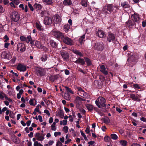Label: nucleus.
<instances>
[{
    "instance_id": "f257e3e1",
    "label": "nucleus",
    "mask_w": 146,
    "mask_h": 146,
    "mask_svg": "<svg viewBox=\"0 0 146 146\" xmlns=\"http://www.w3.org/2000/svg\"><path fill=\"white\" fill-rule=\"evenodd\" d=\"M11 1L9 3V0H3V3L5 5H10L11 7L14 8H16L17 7L16 5H18L20 3L19 0H10Z\"/></svg>"
},
{
    "instance_id": "f03ea898",
    "label": "nucleus",
    "mask_w": 146,
    "mask_h": 146,
    "mask_svg": "<svg viewBox=\"0 0 146 146\" xmlns=\"http://www.w3.org/2000/svg\"><path fill=\"white\" fill-rule=\"evenodd\" d=\"M106 100L104 98L99 97L98 98V101L96 100L95 103L98 107L100 108L102 107H104L106 106Z\"/></svg>"
},
{
    "instance_id": "7ed1b4c3",
    "label": "nucleus",
    "mask_w": 146,
    "mask_h": 146,
    "mask_svg": "<svg viewBox=\"0 0 146 146\" xmlns=\"http://www.w3.org/2000/svg\"><path fill=\"white\" fill-rule=\"evenodd\" d=\"M36 73L38 76H44L46 73V69L41 67H37L36 68Z\"/></svg>"
},
{
    "instance_id": "20e7f679",
    "label": "nucleus",
    "mask_w": 146,
    "mask_h": 146,
    "mask_svg": "<svg viewBox=\"0 0 146 146\" xmlns=\"http://www.w3.org/2000/svg\"><path fill=\"white\" fill-rule=\"evenodd\" d=\"M11 17L12 21L15 22L17 21L19 19L20 16L18 13L13 11L11 13Z\"/></svg>"
},
{
    "instance_id": "39448f33",
    "label": "nucleus",
    "mask_w": 146,
    "mask_h": 146,
    "mask_svg": "<svg viewBox=\"0 0 146 146\" xmlns=\"http://www.w3.org/2000/svg\"><path fill=\"white\" fill-rule=\"evenodd\" d=\"M104 48L103 43L102 42H98L95 43L94 48L99 51L102 50Z\"/></svg>"
},
{
    "instance_id": "423d86ee",
    "label": "nucleus",
    "mask_w": 146,
    "mask_h": 146,
    "mask_svg": "<svg viewBox=\"0 0 146 146\" xmlns=\"http://www.w3.org/2000/svg\"><path fill=\"white\" fill-rule=\"evenodd\" d=\"M17 51L19 52H22L25 51L26 47L25 44L21 43H18L17 45Z\"/></svg>"
},
{
    "instance_id": "0eeeda50",
    "label": "nucleus",
    "mask_w": 146,
    "mask_h": 146,
    "mask_svg": "<svg viewBox=\"0 0 146 146\" xmlns=\"http://www.w3.org/2000/svg\"><path fill=\"white\" fill-rule=\"evenodd\" d=\"M62 39L63 40V42L67 45H71L73 44V41L68 37H64V36Z\"/></svg>"
},
{
    "instance_id": "6e6552de",
    "label": "nucleus",
    "mask_w": 146,
    "mask_h": 146,
    "mask_svg": "<svg viewBox=\"0 0 146 146\" xmlns=\"http://www.w3.org/2000/svg\"><path fill=\"white\" fill-rule=\"evenodd\" d=\"M53 19L54 23L56 24H60L62 19L60 16L58 15H55L53 16Z\"/></svg>"
},
{
    "instance_id": "1a4fd4ad",
    "label": "nucleus",
    "mask_w": 146,
    "mask_h": 146,
    "mask_svg": "<svg viewBox=\"0 0 146 146\" xmlns=\"http://www.w3.org/2000/svg\"><path fill=\"white\" fill-rule=\"evenodd\" d=\"M107 10L110 13L114 9V8H115L116 10L117 9L118 7L115 5H113L112 4H108L107 5Z\"/></svg>"
},
{
    "instance_id": "9d476101",
    "label": "nucleus",
    "mask_w": 146,
    "mask_h": 146,
    "mask_svg": "<svg viewBox=\"0 0 146 146\" xmlns=\"http://www.w3.org/2000/svg\"><path fill=\"white\" fill-rule=\"evenodd\" d=\"M53 35L58 38H62L64 35L62 33L57 31H54L53 32Z\"/></svg>"
},
{
    "instance_id": "9b49d317",
    "label": "nucleus",
    "mask_w": 146,
    "mask_h": 146,
    "mask_svg": "<svg viewBox=\"0 0 146 146\" xmlns=\"http://www.w3.org/2000/svg\"><path fill=\"white\" fill-rule=\"evenodd\" d=\"M132 20L134 22L139 23V21L140 18L139 17V15L137 13H135L131 16Z\"/></svg>"
},
{
    "instance_id": "f8f14e48",
    "label": "nucleus",
    "mask_w": 146,
    "mask_h": 146,
    "mask_svg": "<svg viewBox=\"0 0 146 146\" xmlns=\"http://www.w3.org/2000/svg\"><path fill=\"white\" fill-rule=\"evenodd\" d=\"M96 35L100 38H104L106 37V35L105 32L101 30H99L97 31Z\"/></svg>"
},
{
    "instance_id": "ddd939ff",
    "label": "nucleus",
    "mask_w": 146,
    "mask_h": 146,
    "mask_svg": "<svg viewBox=\"0 0 146 146\" xmlns=\"http://www.w3.org/2000/svg\"><path fill=\"white\" fill-rule=\"evenodd\" d=\"M108 35L107 37V40L109 42L115 40V36L113 33L110 32L108 33Z\"/></svg>"
},
{
    "instance_id": "4468645a",
    "label": "nucleus",
    "mask_w": 146,
    "mask_h": 146,
    "mask_svg": "<svg viewBox=\"0 0 146 146\" xmlns=\"http://www.w3.org/2000/svg\"><path fill=\"white\" fill-rule=\"evenodd\" d=\"M52 20L50 18L48 17H45L44 21V23L45 25H50L51 24Z\"/></svg>"
},
{
    "instance_id": "2eb2a0df",
    "label": "nucleus",
    "mask_w": 146,
    "mask_h": 146,
    "mask_svg": "<svg viewBox=\"0 0 146 146\" xmlns=\"http://www.w3.org/2000/svg\"><path fill=\"white\" fill-rule=\"evenodd\" d=\"M126 24L127 27L131 28L135 25V23L132 20H129L126 22Z\"/></svg>"
},
{
    "instance_id": "dca6fc26",
    "label": "nucleus",
    "mask_w": 146,
    "mask_h": 146,
    "mask_svg": "<svg viewBox=\"0 0 146 146\" xmlns=\"http://www.w3.org/2000/svg\"><path fill=\"white\" fill-rule=\"evenodd\" d=\"M17 69L20 71L24 72L26 70V67L23 64H19L17 66Z\"/></svg>"
},
{
    "instance_id": "f3484780",
    "label": "nucleus",
    "mask_w": 146,
    "mask_h": 146,
    "mask_svg": "<svg viewBox=\"0 0 146 146\" xmlns=\"http://www.w3.org/2000/svg\"><path fill=\"white\" fill-rule=\"evenodd\" d=\"M61 55L65 60H67L69 58V56L68 53L66 51H63L61 52Z\"/></svg>"
},
{
    "instance_id": "a211bd4d",
    "label": "nucleus",
    "mask_w": 146,
    "mask_h": 146,
    "mask_svg": "<svg viewBox=\"0 0 146 146\" xmlns=\"http://www.w3.org/2000/svg\"><path fill=\"white\" fill-rule=\"evenodd\" d=\"M82 100L84 101V100L81 98L79 97H77L76 99L75 100V102H76V105L78 106L80 105L81 104V101Z\"/></svg>"
},
{
    "instance_id": "6ab92c4d",
    "label": "nucleus",
    "mask_w": 146,
    "mask_h": 146,
    "mask_svg": "<svg viewBox=\"0 0 146 146\" xmlns=\"http://www.w3.org/2000/svg\"><path fill=\"white\" fill-rule=\"evenodd\" d=\"M76 88L78 91V95L82 97L84 91L80 87H77Z\"/></svg>"
},
{
    "instance_id": "aec40b11",
    "label": "nucleus",
    "mask_w": 146,
    "mask_h": 146,
    "mask_svg": "<svg viewBox=\"0 0 146 146\" xmlns=\"http://www.w3.org/2000/svg\"><path fill=\"white\" fill-rule=\"evenodd\" d=\"M101 71L105 75H107L108 74V72L106 70V67L104 65H102L100 66Z\"/></svg>"
},
{
    "instance_id": "412c9836",
    "label": "nucleus",
    "mask_w": 146,
    "mask_h": 146,
    "mask_svg": "<svg viewBox=\"0 0 146 146\" xmlns=\"http://www.w3.org/2000/svg\"><path fill=\"white\" fill-rule=\"evenodd\" d=\"M74 62L76 63H80L82 65H83L85 64V61L83 59H82L80 58H78Z\"/></svg>"
},
{
    "instance_id": "4be33fe9",
    "label": "nucleus",
    "mask_w": 146,
    "mask_h": 146,
    "mask_svg": "<svg viewBox=\"0 0 146 146\" xmlns=\"http://www.w3.org/2000/svg\"><path fill=\"white\" fill-rule=\"evenodd\" d=\"M26 41L27 43H29L30 42L31 44H33L34 42L33 40H32L30 36H28L26 38Z\"/></svg>"
},
{
    "instance_id": "5701e85b",
    "label": "nucleus",
    "mask_w": 146,
    "mask_h": 146,
    "mask_svg": "<svg viewBox=\"0 0 146 146\" xmlns=\"http://www.w3.org/2000/svg\"><path fill=\"white\" fill-rule=\"evenodd\" d=\"M50 43L51 46L53 48H56L57 44V43L54 40H51L50 41Z\"/></svg>"
},
{
    "instance_id": "b1692460",
    "label": "nucleus",
    "mask_w": 146,
    "mask_h": 146,
    "mask_svg": "<svg viewBox=\"0 0 146 146\" xmlns=\"http://www.w3.org/2000/svg\"><path fill=\"white\" fill-rule=\"evenodd\" d=\"M34 8L36 9V10H40L42 8V6L40 4L35 3L33 5Z\"/></svg>"
},
{
    "instance_id": "393cba45",
    "label": "nucleus",
    "mask_w": 146,
    "mask_h": 146,
    "mask_svg": "<svg viewBox=\"0 0 146 146\" xmlns=\"http://www.w3.org/2000/svg\"><path fill=\"white\" fill-rule=\"evenodd\" d=\"M36 27L39 31H41L43 30L42 26L39 22H36Z\"/></svg>"
},
{
    "instance_id": "a878e982",
    "label": "nucleus",
    "mask_w": 146,
    "mask_h": 146,
    "mask_svg": "<svg viewBox=\"0 0 146 146\" xmlns=\"http://www.w3.org/2000/svg\"><path fill=\"white\" fill-rule=\"evenodd\" d=\"M63 4L65 5H69L72 4V1L71 0H64Z\"/></svg>"
},
{
    "instance_id": "bb28decb",
    "label": "nucleus",
    "mask_w": 146,
    "mask_h": 146,
    "mask_svg": "<svg viewBox=\"0 0 146 146\" xmlns=\"http://www.w3.org/2000/svg\"><path fill=\"white\" fill-rule=\"evenodd\" d=\"M121 5L124 8H126L130 7V6L126 2H122L121 4Z\"/></svg>"
},
{
    "instance_id": "cd10ccee",
    "label": "nucleus",
    "mask_w": 146,
    "mask_h": 146,
    "mask_svg": "<svg viewBox=\"0 0 146 146\" xmlns=\"http://www.w3.org/2000/svg\"><path fill=\"white\" fill-rule=\"evenodd\" d=\"M48 57L47 55L46 54H43L41 57L40 59L43 62H45L47 60Z\"/></svg>"
},
{
    "instance_id": "c85d7f7f",
    "label": "nucleus",
    "mask_w": 146,
    "mask_h": 146,
    "mask_svg": "<svg viewBox=\"0 0 146 146\" xmlns=\"http://www.w3.org/2000/svg\"><path fill=\"white\" fill-rule=\"evenodd\" d=\"M130 96V98L133 100H139V98L137 96L135 95L134 94H131Z\"/></svg>"
},
{
    "instance_id": "c756f323",
    "label": "nucleus",
    "mask_w": 146,
    "mask_h": 146,
    "mask_svg": "<svg viewBox=\"0 0 146 146\" xmlns=\"http://www.w3.org/2000/svg\"><path fill=\"white\" fill-rule=\"evenodd\" d=\"M44 4L50 5L53 3L52 0H42Z\"/></svg>"
},
{
    "instance_id": "7c9ffc66",
    "label": "nucleus",
    "mask_w": 146,
    "mask_h": 146,
    "mask_svg": "<svg viewBox=\"0 0 146 146\" xmlns=\"http://www.w3.org/2000/svg\"><path fill=\"white\" fill-rule=\"evenodd\" d=\"M64 98L67 100H69L70 99V96L68 92L66 93L64 95Z\"/></svg>"
},
{
    "instance_id": "2f4dec72",
    "label": "nucleus",
    "mask_w": 146,
    "mask_h": 146,
    "mask_svg": "<svg viewBox=\"0 0 146 146\" xmlns=\"http://www.w3.org/2000/svg\"><path fill=\"white\" fill-rule=\"evenodd\" d=\"M12 141L15 143H18L19 141V138L15 136H13L12 137Z\"/></svg>"
},
{
    "instance_id": "473e14b6",
    "label": "nucleus",
    "mask_w": 146,
    "mask_h": 146,
    "mask_svg": "<svg viewBox=\"0 0 146 146\" xmlns=\"http://www.w3.org/2000/svg\"><path fill=\"white\" fill-rule=\"evenodd\" d=\"M45 135L44 134H42L40 135L39 137L37 138L36 139L38 141H42L44 139V136Z\"/></svg>"
},
{
    "instance_id": "72a5a7b5",
    "label": "nucleus",
    "mask_w": 146,
    "mask_h": 146,
    "mask_svg": "<svg viewBox=\"0 0 146 146\" xmlns=\"http://www.w3.org/2000/svg\"><path fill=\"white\" fill-rule=\"evenodd\" d=\"M73 52L74 53L77 55H79L80 56H83L82 53L77 50H73Z\"/></svg>"
},
{
    "instance_id": "f704fd0d",
    "label": "nucleus",
    "mask_w": 146,
    "mask_h": 146,
    "mask_svg": "<svg viewBox=\"0 0 146 146\" xmlns=\"http://www.w3.org/2000/svg\"><path fill=\"white\" fill-rule=\"evenodd\" d=\"M35 45L37 48L40 49H41L42 46V45L40 42L38 41H36V42Z\"/></svg>"
},
{
    "instance_id": "c9c22d12",
    "label": "nucleus",
    "mask_w": 146,
    "mask_h": 146,
    "mask_svg": "<svg viewBox=\"0 0 146 146\" xmlns=\"http://www.w3.org/2000/svg\"><path fill=\"white\" fill-rule=\"evenodd\" d=\"M102 11L103 12V13L105 14L106 15L108 13V11L107 10V5L105 6L103 9H102Z\"/></svg>"
},
{
    "instance_id": "e433bc0d",
    "label": "nucleus",
    "mask_w": 146,
    "mask_h": 146,
    "mask_svg": "<svg viewBox=\"0 0 146 146\" xmlns=\"http://www.w3.org/2000/svg\"><path fill=\"white\" fill-rule=\"evenodd\" d=\"M1 56L3 58L8 59V58H9V57H8V56H7V53L5 52H2Z\"/></svg>"
},
{
    "instance_id": "4c0bfd02",
    "label": "nucleus",
    "mask_w": 146,
    "mask_h": 146,
    "mask_svg": "<svg viewBox=\"0 0 146 146\" xmlns=\"http://www.w3.org/2000/svg\"><path fill=\"white\" fill-rule=\"evenodd\" d=\"M86 106L89 110H93V106L92 105L86 104Z\"/></svg>"
},
{
    "instance_id": "58836bf2",
    "label": "nucleus",
    "mask_w": 146,
    "mask_h": 146,
    "mask_svg": "<svg viewBox=\"0 0 146 146\" xmlns=\"http://www.w3.org/2000/svg\"><path fill=\"white\" fill-rule=\"evenodd\" d=\"M85 37V35H84L80 38L79 39V42L81 44H82L83 41H84Z\"/></svg>"
},
{
    "instance_id": "ea45409f",
    "label": "nucleus",
    "mask_w": 146,
    "mask_h": 146,
    "mask_svg": "<svg viewBox=\"0 0 146 146\" xmlns=\"http://www.w3.org/2000/svg\"><path fill=\"white\" fill-rule=\"evenodd\" d=\"M85 59V61L86 62L87 65L90 66L92 64L91 61L89 59L87 58H86Z\"/></svg>"
},
{
    "instance_id": "a19ab883",
    "label": "nucleus",
    "mask_w": 146,
    "mask_h": 146,
    "mask_svg": "<svg viewBox=\"0 0 146 146\" xmlns=\"http://www.w3.org/2000/svg\"><path fill=\"white\" fill-rule=\"evenodd\" d=\"M81 4L82 6L84 7H86L87 5V3L85 0H82Z\"/></svg>"
},
{
    "instance_id": "79ce46f5",
    "label": "nucleus",
    "mask_w": 146,
    "mask_h": 146,
    "mask_svg": "<svg viewBox=\"0 0 146 146\" xmlns=\"http://www.w3.org/2000/svg\"><path fill=\"white\" fill-rule=\"evenodd\" d=\"M111 138L113 140H116L118 138L117 136L115 134H111Z\"/></svg>"
},
{
    "instance_id": "37998d69",
    "label": "nucleus",
    "mask_w": 146,
    "mask_h": 146,
    "mask_svg": "<svg viewBox=\"0 0 146 146\" xmlns=\"http://www.w3.org/2000/svg\"><path fill=\"white\" fill-rule=\"evenodd\" d=\"M70 25H66L64 26V30L65 31H67L69 29Z\"/></svg>"
},
{
    "instance_id": "c03bdc74",
    "label": "nucleus",
    "mask_w": 146,
    "mask_h": 146,
    "mask_svg": "<svg viewBox=\"0 0 146 146\" xmlns=\"http://www.w3.org/2000/svg\"><path fill=\"white\" fill-rule=\"evenodd\" d=\"M104 122L106 123H108L110 122V120L109 118L108 117H106L104 118Z\"/></svg>"
},
{
    "instance_id": "a18cd8bd",
    "label": "nucleus",
    "mask_w": 146,
    "mask_h": 146,
    "mask_svg": "<svg viewBox=\"0 0 146 146\" xmlns=\"http://www.w3.org/2000/svg\"><path fill=\"white\" fill-rule=\"evenodd\" d=\"M121 144L122 146H125L126 145L127 142L125 140H121L120 141Z\"/></svg>"
},
{
    "instance_id": "49530a36",
    "label": "nucleus",
    "mask_w": 146,
    "mask_h": 146,
    "mask_svg": "<svg viewBox=\"0 0 146 146\" xmlns=\"http://www.w3.org/2000/svg\"><path fill=\"white\" fill-rule=\"evenodd\" d=\"M67 123V121L66 120H63L62 121H60V124L61 125H66Z\"/></svg>"
},
{
    "instance_id": "de8ad7c7",
    "label": "nucleus",
    "mask_w": 146,
    "mask_h": 146,
    "mask_svg": "<svg viewBox=\"0 0 146 146\" xmlns=\"http://www.w3.org/2000/svg\"><path fill=\"white\" fill-rule=\"evenodd\" d=\"M13 53L12 52H9L7 53V56L9 57V58H8V59L9 60L10 59L12 58V56L13 55Z\"/></svg>"
},
{
    "instance_id": "09e8293b",
    "label": "nucleus",
    "mask_w": 146,
    "mask_h": 146,
    "mask_svg": "<svg viewBox=\"0 0 146 146\" xmlns=\"http://www.w3.org/2000/svg\"><path fill=\"white\" fill-rule=\"evenodd\" d=\"M16 59V57L15 56H13L12 59L10 60V62L12 64L14 63Z\"/></svg>"
},
{
    "instance_id": "8fccbe9b",
    "label": "nucleus",
    "mask_w": 146,
    "mask_h": 146,
    "mask_svg": "<svg viewBox=\"0 0 146 146\" xmlns=\"http://www.w3.org/2000/svg\"><path fill=\"white\" fill-rule=\"evenodd\" d=\"M65 88L66 89L68 92H69L72 94H74L73 92L72 91L70 88L67 86H65Z\"/></svg>"
},
{
    "instance_id": "3c124183",
    "label": "nucleus",
    "mask_w": 146,
    "mask_h": 146,
    "mask_svg": "<svg viewBox=\"0 0 146 146\" xmlns=\"http://www.w3.org/2000/svg\"><path fill=\"white\" fill-rule=\"evenodd\" d=\"M63 131L66 133H67L68 131V127L67 126H64L63 128Z\"/></svg>"
},
{
    "instance_id": "603ef678",
    "label": "nucleus",
    "mask_w": 146,
    "mask_h": 146,
    "mask_svg": "<svg viewBox=\"0 0 146 146\" xmlns=\"http://www.w3.org/2000/svg\"><path fill=\"white\" fill-rule=\"evenodd\" d=\"M80 132L81 135L84 137V139L85 140H87V138L86 137L85 134L82 131H81Z\"/></svg>"
},
{
    "instance_id": "864d4df0",
    "label": "nucleus",
    "mask_w": 146,
    "mask_h": 146,
    "mask_svg": "<svg viewBox=\"0 0 146 146\" xmlns=\"http://www.w3.org/2000/svg\"><path fill=\"white\" fill-rule=\"evenodd\" d=\"M28 6L32 11H34V8L31 4L29 2L28 3Z\"/></svg>"
},
{
    "instance_id": "5fc2aeb1",
    "label": "nucleus",
    "mask_w": 146,
    "mask_h": 146,
    "mask_svg": "<svg viewBox=\"0 0 146 146\" xmlns=\"http://www.w3.org/2000/svg\"><path fill=\"white\" fill-rule=\"evenodd\" d=\"M9 116L13 118L15 117L12 111H10V114H9Z\"/></svg>"
},
{
    "instance_id": "6e6d98bb",
    "label": "nucleus",
    "mask_w": 146,
    "mask_h": 146,
    "mask_svg": "<svg viewBox=\"0 0 146 146\" xmlns=\"http://www.w3.org/2000/svg\"><path fill=\"white\" fill-rule=\"evenodd\" d=\"M82 97L84 98H86L88 97V95L87 93L84 92V94H83Z\"/></svg>"
},
{
    "instance_id": "4d7b16f0",
    "label": "nucleus",
    "mask_w": 146,
    "mask_h": 146,
    "mask_svg": "<svg viewBox=\"0 0 146 146\" xmlns=\"http://www.w3.org/2000/svg\"><path fill=\"white\" fill-rule=\"evenodd\" d=\"M5 95V94L3 92H1L0 94V99H3L4 98Z\"/></svg>"
},
{
    "instance_id": "13d9d810",
    "label": "nucleus",
    "mask_w": 146,
    "mask_h": 146,
    "mask_svg": "<svg viewBox=\"0 0 146 146\" xmlns=\"http://www.w3.org/2000/svg\"><path fill=\"white\" fill-rule=\"evenodd\" d=\"M51 130L52 131H56V127L55 125H52L51 126Z\"/></svg>"
},
{
    "instance_id": "bf43d9fd",
    "label": "nucleus",
    "mask_w": 146,
    "mask_h": 146,
    "mask_svg": "<svg viewBox=\"0 0 146 146\" xmlns=\"http://www.w3.org/2000/svg\"><path fill=\"white\" fill-rule=\"evenodd\" d=\"M61 135V133L60 132H55L54 133V135L55 137H56L58 135Z\"/></svg>"
},
{
    "instance_id": "052dcab7",
    "label": "nucleus",
    "mask_w": 146,
    "mask_h": 146,
    "mask_svg": "<svg viewBox=\"0 0 146 146\" xmlns=\"http://www.w3.org/2000/svg\"><path fill=\"white\" fill-rule=\"evenodd\" d=\"M29 104L31 106H35L34 104V100L33 99H31L29 101Z\"/></svg>"
},
{
    "instance_id": "680f3d73",
    "label": "nucleus",
    "mask_w": 146,
    "mask_h": 146,
    "mask_svg": "<svg viewBox=\"0 0 146 146\" xmlns=\"http://www.w3.org/2000/svg\"><path fill=\"white\" fill-rule=\"evenodd\" d=\"M56 146H62V143L59 141H57L56 145Z\"/></svg>"
},
{
    "instance_id": "e2e57ef3",
    "label": "nucleus",
    "mask_w": 146,
    "mask_h": 146,
    "mask_svg": "<svg viewBox=\"0 0 146 146\" xmlns=\"http://www.w3.org/2000/svg\"><path fill=\"white\" fill-rule=\"evenodd\" d=\"M20 39L22 41H26V38L23 36H21Z\"/></svg>"
},
{
    "instance_id": "0e129e2a",
    "label": "nucleus",
    "mask_w": 146,
    "mask_h": 146,
    "mask_svg": "<svg viewBox=\"0 0 146 146\" xmlns=\"http://www.w3.org/2000/svg\"><path fill=\"white\" fill-rule=\"evenodd\" d=\"M133 87L137 89H140V87L139 85L137 84H135L133 85Z\"/></svg>"
},
{
    "instance_id": "69168bd1",
    "label": "nucleus",
    "mask_w": 146,
    "mask_h": 146,
    "mask_svg": "<svg viewBox=\"0 0 146 146\" xmlns=\"http://www.w3.org/2000/svg\"><path fill=\"white\" fill-rule=\"evenodd\" d=\"M44 112L48 115L49 116L50 115V113L48 110H45L44 111Z\"/></svg>"
},
{
    "instance_id": "338daca9",
    "label": "nucleus",
    "mask_w": 146,
    "mask_h": 146,
    "mask_svg": "<svg viewBox=\"0 0 146 146\" xmlns=\"http://www.w3.org/2000/svg\"><path fill=\"white\" fill-rule=\"evenodd\" d=\"M10 43L8 42H5L4 44V47L6 48H7Z\"/></svg>"
},
{
    "instance_id": "774afa93",
    "label": "nucleus",
    "mask_w": 146,
    "mask_h": 146,
    "mask_svg": "<svg viewBox=\"0 0 146 146\" xmlns=\"http://www.w3.org/2000/svg\"><path fill=\"white\" fill-rule=\"evenodd\" d=\"M131 146H141L139 144L137 143H133L131 145Z\"/></svg>"
}]
</instances>
